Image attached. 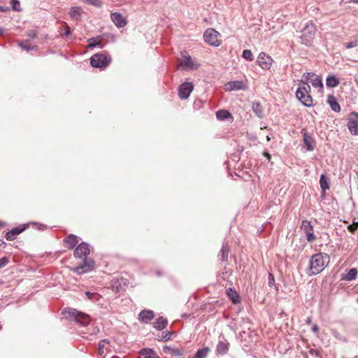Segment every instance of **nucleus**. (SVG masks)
<instances>
[{"mask_svg": "<svg viewBox=\"0 0 358 358\" xmlns=\"http://www.w3.org/2000/svg\"><path fill=\"white\" fill-rule=\"evenodd\" d=\"M330 257L326 253L313 255L309 261V267L307 274L309 276L321 273L328 265Z\"/></svg>", "mask_w": 358, "mask_h": 358, "instance_id": "nucleus-1", "label": "nucleus"}, {"mask_svg": "<svg viewBox=\"0 0 358 358\" xmlns=\"http://www.w3.org/2000/svg\"><path fill=\"white\" fill-rule=\"evenodd\" d=\"M301 32L302 43L307 46L310 45L316 33V28L314 24L311 22H308Z\"/></svg>", "mask_w": 358, "mask_h": 358, "instance_id": "nucleus-2", "label": "nucleus"}, {"mask_svg": "<svg viewBox=\"0 0 358 358\" xmlns=\"http://www.w3.org/2000/svg\"><path fill=\"white\" fill-rule=\"evenodd\" d=\"M310 90V87L307 85L306 87H299L296 92V98L307 107H310L313 105V99L308 93Z\"/></svg>", "mask_w": 358, "mask_h": 358, "instance_id": "nucleus-3", "label": "nucleus"}, {"mask_svg": "<svg viewBox=\"0 0 358 358\" xmlns=\"http://www.w3.org/2000/svg\"><path fill=\"white\" fill-rule=\"evenodd\" d=\"M111 62L110 57L106 53H96L90 59V64L95 68H104Z\"/></svg>", "mask_w": 358, "mask_h": 358, "instance_id": "nucleus-4", "label": "nucleus"}, {"mask_svg": "<svg viewBox=\"0 0 358 358\" xmlns=\"http://www.w3.org/2000/svg\"><path fill=\"white\" fill-rule=\"evenodd\" d=\"M65 313L69 318L74 320L77 323L82 326H87L90 322V318L88 315L79 312L75 309L66 310Z\"/></svg>", "mask_w": 358, "mask_h": 358, "instance_id": "nucleus-5", "label": "nucleus"}, {"mask_svg": "<svg viewBox=\"0 0 358 358\" xmlns=\"http://www.w3.org/2000/svg\"><path fill=\"white\" fill-rule=\"evenodd\" d=\"M220 34L213 29H208L206 30L203 34V39L208 44L217 47L220 45V42L218 39Z\"/></svg>", "mask_w": 358, "mask_h": 358, "instance_id": "nucleus-6", "label": "nucleus"}, {"mask_svg": "<svg viewBox=\"0 0 358 358\" xmlns=\"http://www.w3.org/2000/svg\"><path fill=\"white\" fill-rule=\"evenodd\" d=\"M84 262L75 267L73 271L78 274L85 273L93 270L94 268V262L91 259H83Z\"/></svg>", "mask_w": 358, "mask_h": 358, "instance_id": "nucleus-7", "label": "nucleus"}, {"mask_svg": "<svg viewBox=\"0 0 358 358\" xmlns=\"http://www.w3.org/2000/svg\"><path fill=\"white\" fill-rule=\"evenodd\" d=\"M90 252V246L89 244L83 242L80 243L74 250V256L79 259H85Z\"/></svg>", "mask_w": 358, "mask_h": 358, "instance_id": "nucleus-8", "label": "nucleus"}, {"mask_svg": "<svg viewBox=\"0 0 358 358\" xmlns=\"http://www.w3.org/2000/svg\"><path fill=\"white\" fill-rule=\"evenodd\" d=\"M348 127L352 134H358V113L352 112L350 113L348 118Z\"/></svg>", "mask_w": 358, "mask_h": 358, "instance_id": "nucleus-9", "label": "nucleus"}, {"mask_svg": "<svg viewBox=\"0 0 358 358\" xmlns=\"http://www.w3.org/2000/svg\"><path fill=\"white\" fill-rule=\"evenodd\" d=\"M257 62L263 69L267 70L271 68L273 59L266 53L261 52L258 55Z\"/></svg>", "mask_w": 358, "mask_h": 358, "instance_id": "nucleus-10", "label": "nucleus"}, {"mask_svg": "<svg viewBox=\"0 0 358 358\" xmlns=\"http://www.w3.org/2000/svg\"><path fill=\"white\" fill-rule=\"evenodd\" d=\"M194 89V85L192 83H184L178 89V95L182 99H187Z\"/></svg>", "mask_w": 358, "mask_h": 358, "instance_id": "nucleus-11", "label": "nucleus"}, {"mask_svg": "<svg viewBox=\"0 0 358 358\" xmlns=\"http://www.w3.org/2000/svg\"><path fill=\"white\" fill-rule=\"evenodd\" d=\"M110 19L118 28L124 27L127 24V20L120 13H112L110 14Z\"/></svg>", "mask_w": 358, "mask_h": 358, "instance_id": "nucleus-12", "label": "nucleus"}, {"mask_svg": "<svg viewBox=\"0 0 358 358\" xmlns=\"http://www.w3.org/2000/svg\"><path fill=\"white\" fill-rule=\"evenodd\" d=\"M182 60L180 62V64L189 69H196L199 67L198 64H194L192 60V58L187 53L182 55Z\"/></svg>", "mask_w": 358, "mask_h": 358, "instance_id": "nucleus-13", "label": "nucleus"}, {"mask_svg": "<svg viewBox=\"0 0 358 358\" xmlns=\"http://www.w3.org/2000/svg\"><path fill=\"white\" fill-rule=\"evenodd\" d=\"M154 317V313L150 310H142L138 315V319L143 323L150 322Z\"/></svg>", "mask_w": 358, "mask_h": 358, "instance_id": "nucleus-14", "label": "nucleus"}, {"mask_svg": "<svg viewBox=\"0 0 358 358\" xmlns=\"http://www.w3.org/2000/svg\"><path fill=\"white\" fill-rule=\"evenodd\" d=\"M303 141L308 151L314 150L315 140L306 131H303Z\"/></svg>", "mask_w": 358, "mask_h": 358, "instance_id": "nucleus-15", "label": "nucleus"}, {"mask_svg": "<svg viewBox=\"0 0 358 358\" xmlns=\"http://www.w3.org/2000/svg\"><path fill=\"white\" fill-rule=\"evenodd\" d=\"M226 89L229 91L239 90L243 88V83L242 81L235 80L228 82L226 85Z\"/></svg>", "mask_w": 358, "mask_h": 358, "instance_id": "nucleus-16", "label": "nucleus"}, {"mask_svg": "<svg viewBox=\"0 0 358 358\" xmlns=\"http://www.w3.org/2000/svg\"><path fill=\"white\" fill-rule=\"evenodd\" d=\"M64 241L69 249H73L78 243V236L74 234H69L66 236Z\"/></svg>", "mask_w": 358, "mask_h": 358, "instance_id": "nucleus-17", "label": "nucleus"}, {"mask_svg": "<svg viewBox=\"0 0 358 358\" xmlns=\"http://www.w3.org/2000/svg\"><path fill=\"white\" fill-rule=\"evenodd\" d=\"M320 185L322 189V196H324L326 191L329 189V181L324 174L320 176Z\"/></svg>", "mask_w": 358, "mask_h": 358, "instance_id": "nucleus-18", "label": "nucleus"}, {"mask_svg": "<svg viewBox=\"0 0 358 358\" xmlns=\"http://www.w3.org/2000/svg\"><path fill=\"white\" fill-rule=\"evenodd\" d=\"M252 108L256 115L260 118L264 116V108L258 101H254L252 103Z\"/></svg>", "mask_w": 358, "mask_h": 358, "instance_id": "nucleus-19", "label": "nucleus"}, {"mask_svg": "<svg viewBox=\"0 0 358 358\" xmlns=\"http://www.w3.org/2000/svg\"><path fill=\"white\" fill-rule=\"evenodd\" d=\"M327 103L329 104L331 108L335 112L341 111V106L337 102L336 98L333 95L328 96Z\"/></svg>", "mask_w": 358, "mask_h": 358, "instance_id": "nucleus-20", "label": "nucleus"}, {"mask_svg": "<svg viewBox=\"0 0 358 358\" xmlns=\"http://www.w3.org/2000/svg\"><path fill=\"white\" fill-rule=\"evenodd\" d=\"M168 324V320L164 317H159L154 322V327L157 330L164 329Z\"/></svg>", "mask_w": 358, "mask_h": 358, "instance_id": "nucleus-21", "label": "nucleus"}, {"mask_svg": "<svg viewBox=\"0 0 358 358\" xmlns=\"http://www.w3.org/2000/svg\"><path fill=\"white\" fill-rule=\"evenodd\" d=\"M357 270L355 268H352L350 269L346 274H343L342 279L346 281H352L357 278Z\"/></svg>", "mask_w": 358, "mask_h": 358, "instance_id": "nucleus-22", "label": "nucleus"}, {"mask_svg": "<svg viewBox=\"0 0 358 358\" xmlns=\"http://www.w3.org/2000/svg\"><path fill=\"white\" fill-rule=\"evenodd\" d=\"M227 294L234 303H237L240 301L238 293L232 288L227 289Z\"/></svg>", "mask_w": 358, "mask_h": 358, "instance_id": "nucleus-23", "label": "nucleus"}, {"mask_svg": "<svg viewBox=\"0 0 358 358\" xmlns=\"http://www.w3.org/2000/svg\"><path fill=\"white\" fill-rule=\"evenodd\" d=\"M339 84L338 79L335 76H330L327 78L326 85L329 87H335Z\"/></svg>", "mask_w": 358, "mask_h": 358, "instance_id": "nucleus-24", "label": "nucleus"}, {"mask_svg": "<svg viewBox=\"0 0 358 358\" xmlns=\"http://www.w3.org/2000/svg\"><path fill=\"white\" fill-rule=\"evenodd\" d=\"M109 345V342L106 340L101 341L99 343V354L103 355L106 351L108 350Z\"/></svg>", "mask_w": 358, "mask_h": 358, "instance_id": "nucleus-25", "label": "nucleus"}, {"mask_svg": "<svg viewBox=\"0 0 358 358\" xmlns=\"http://www.w3.org/2000/svg\"><path fill=\"white\" fill-rule=\"evenodd\" d=\"M228 344L222 341H220L216 348L217 353L221 355L226 354L228 351Z\"/></svg>", "mask_w": 358, "mask_h": 358, "instance_id": "nucleus-26", "label": "nucleus"}, {"mask_svg": "<svg viewBox=\"0 0 358 358\" xmlns=\"http://www.w3.org/2000/svg\"><path fill=\"white\" fill-rule=\"evenodd\" d=\"M216 117L220 120H224L228 117H231V115L226 110H220L216 113Z\"/></svg>", "mask_w": 358, "mask_h": 358, "instance_id": "nucleus-27", "label": "nucleus"}, {"mask_svg": "<svg viewBox=\"0 0 358 358\" xmlns=\"http://www.w3.org/2000/svg\"><path fill=\"white\" fill-rule=\"evenodd\" d=\"M301 229L304 231V233H308V231H313V227L311 224V222L307 220H303L301 225Z\"/></svg>", "mask_w": 358, "mask_h": 358, "instance_id": "nucleus-28", "label": "nucleus"}, {"mask_svg": "<svg viewBox=\"0 0 358 358\" xmlns=\"http://www.w3.org/2000/svg\"><path fill=\"white\" fill-rule=\"evenodd\" d=\"M220 252L222 261H227L229 253V248L227 244H224L222 245Z\"/></svg>", "mask_w": 358, "mask_h": 358, "instance_id": "nucleus-29", "label": "nucleus"}, {"mask_svg": "<svg viewBox=\"0 0 358 358\" xmlns=\"http://www.w3.org/2000/svg\"><path fill=\"white\" fill-rule=\"evenodd\" d=\"M208 352H209L208 348H204L198 350L196 353L195 358H206Z\"/></svg>", "mask_w": 358, "mask_h": 358, "instance_id": "nucleus-30", "label": "nucleus"}, {"mask_svg": "<svg viewBox=\"0 0 358 358\" xmlns=\"http://www.w3.org/2000/svg\"><path fill=\"white\" fill-rule=\"evenodd\" d=\"M315 77V74L314 73H304L302 76L301 82L304 84H307L308 81L311 82V80H313Z\"/></svg>", "mask_w": 358, "mask_h": 358, "instance_id": "nucleus-31", "label": "nucleus"}, {"mask_svg": "<svg viewBox=\"0 0 358 358\" xmlns=\"http://www.w3.org/2000/svg\"><path fill=\"white\" fill-rule=\"evenodd\" d=\"M69 14L71 17L78 19L80 16L81 9L79 7H73L70 10Z\"/></svg>", "mask_w": 358, "mask_h": 358, "instance_id": "nucleus-32", "label": "nucleus"}, {"mask_svg": "<svg viewBox=\"0 0 358 358\" xmlns=\"http://www.w3.org/2000/svg\"><path fill=\"white\" fill-rule=\"evenodd\" d=\"M310 83H312L313 86L315 87H320V88L323 87V84H322V80L317 76H315L313 80H311Z\"/></svg>", "mask_w": 358, "mask_h": 358, "instance_id": "nucleus-33", "label": "nucleus"}, {"mask_svg": "<svg viewBox=\"0 0 358 358\" xmlns=\"http://www.w3.org/2000/svg\"><path fill=\"white\" fill-rule=\"evenodd\" d=\"M10 3L13 10L21 11L20 3L18 0H10Z\"/></svg>", "mask_w": 358, "mask_h": 358, "instance_id": "nucleus-34", "label": "nucleus"}, {"mask_svg": "<svg viewBox=\"0 0 358 358\" xmlns=\"http://www.w3.org/2000/svg\"><path fill=\"white\" fill-rule=\"evenodd\" d=\"M242 57L248 61H252L254 59L253 55L250 50H244L242 54Z\"/></svg>", "mask_w": 358, "mask_h": 358, "instance_id": "nucleus-35", "label": "nucleus"}, {"mask_svg": "<svg viewBox=\"0 0 358 358\" xmlns=\"http://www.w3.org/2000/svg\"><path fill=\"white\" fill-rule=\"evenodd\" d=\"M19 45L24 50L29 51L31 50H34L36 46L30 45L28 44V42H21L19 43Z\"/></svg>", "mask_w": 358, "mask_h": 358, "instance_id": "nucleus-36", "label": "nucleus"}, {"mask_svg": "<svg viewBox=\"0 0 358 358\" xmlns=\"http://www.w3.org/2000/svg\"><path fill=\"white\" fill-rule=\"evenodd\" d=\"M88 42H89V44H88L89 48H93L96 47V45H100V42L96 41V38H90L88 41Z\"/></svg>", "mask_w": 358, "mask_h": 358, "instance_id": "nucleus-37", "label": "nucleus"}, {"mask_svg": "<svg viewBox=\"0 0 358 358\" xmlns=\"http://www.w3.org/2000/svg\"><path fill=\"white\" fill-rule=\"evenodd\" d=\"M306 235L307 241L310 243L313 242L316 239V237L313 231H308V233H306Z\"/></svg>", "mask_w": 358, "mask_h": 358, "instance_id": "nucleus-38", "label": "nucleus"}, {"mask_svg": "<svg viewBox=\"0 0 358 358\" xmlns=\"http://www.w3.org/2000/svg\"><path fill=\"white\" fill-rule=\"evenodd\" d=\"M16 238V235L15 234H14V232L12 231V229L9 231H8L6 234V238L8 240V241H13L14 239H15Z\"/></svg>", "mask_w": 358, "mask_h": 358, "instance_id": "nucleus-39", "label": "nucleus"}, {"mask_svg": "<svg viewBox=\"0 0 358 358\" xmlns=\"http://www.w3.org/2000/svg\"><path fill=\"white\" fill-rule=\"evenodd\" d=\"M9 262V259L7 257H3L0 259V268L6 266Z\"/></svg>", "mask_w": 358, "mask_h": 358, "instance_id": "nucleus-40", "label": "nucleus"}, {"mask_svg": "<svg viewBox=\"0 0 358 358\" xmlns=\"http://www.w3.org/2000/svg\"><path fill=\"white\" fill-rule=\"evenodd\" d=\"M85 295L90 300H94L95 297L99 298V296L96 293L94 292H86ZM96 299V300H97Z\"/></svg>", "mask_w": 358, "mask_h": 358, "instance_id": "nucleus-41", "label": "nucleus"}, {"mask_svg": "<svg viewBox=\"0 0 358 358\" xmlns=\"http://www.w3.org/2000/svg\"><path fill=\"white\" fill-rule=\"evenodd\" d=\"M171 354L174 356H181L183 355V350L182 349H180V348H175V349H173L172 351H171Z\"/></svg>", "mask_w": 358, "mask_h": 358, "instance_id": "nucleus-42", "label": "nucleus"}, {"mask_svg": "<svg viewBox=\"0 0 358 358\" xmlns=\"http://www.w3.org/2000/svg\"><path fill=\"white\" fill-rule=\"evenodd\" d=\"M84 2L94 5L100 6L101 4V0H83Z\"/></svg>", "mask_w": 358, "mask_h": 358, "instance_id": "nucleus-43", "label": "nucleus"}, {"mask_svg": "<svg viewBox=\"0 0 358 358\" xmlns=\"http://www.w3.org/2000/svg\"><path fill=\"white\" fill-rule=\"evenodd\" d=\"M344 45H345V48H347V49L352 48L357 45V41H351L350 43L344 44Z\"/></svg>", "mask_w": 358, "mask_h": 358, "instance_id": "nucleus-44", "label": "nucleus"}, {"mask_svg": "<svg viewBox=\"0 0 358 358\" xmlns=\"http://www.w3.org/2000/svg\"><path fill=\"white\" fill-rule=\"evenodd\" d=\"M171 333L170 331L164 332L162 336V338L160 340L162 341H168L171 338Z\"/></svg>", "mask_w": 358, "mask_h": 358, "instance_id": "nucleus-45", "label": "nucleus"}, {"mask_svg": "<svg viewBox=\"0 0 358 358\" xmlns=\"http://www.w3.org/2000/svg\"><path fill=\"white\" fill-rule=\"evenodd\" d=\"M268 284L270 287L275 284V278L271 273H268Z\"/></svg>", "mask_w": 358, "mask_h": 358, "instance_id": "nucleus-46", "label": "nucleus"}, {"mask_svg": "<svg viewBox=\"0 0 358 358\" xmlns=\"http://www.w3.org/2000/svg\"><path fill=\"white\" fill-rule=\"evenodd\" d=\"M25 228L26 227H15V228L12 229V231L17 236V235L20 234V233H22L25 229Z\"/></svg>", "mask_w": 358, "mask_h": 358, "instance_id": "nucleus-47", "label": "nucleus"}, {"mask_svg": "<svg viewBox=\"0 0 358 358\" xmlns=\"http://www.w3.org/2000/svg\"><path fill=\"white\" fill-rule=\"evenodd\" d=\"M358 227V222L353 223L352 224L348 226V229L353 232L355 231Z\"/></svg>", "mask_w": 358, "mask_h": 358, "instance_id": "nucleus-48", "label": "nucleus"}, {"mask_svg": "<svg viewBox=\"0 0 358 358\" xmlns=\"http://www.w3.org/2000/svg\"><path fill=\"white\" fill-rule=\"evenodd\" d=\"M10 10V8L8 6H0V12L6 13Z\"/></svg>", "mask_w": 358, "mask_h": 358, "instance_id": "nucleus-49", "label": "nucleus"}, {"mask_svg": "<svg viewBox=\"0 0 358 358\" xmlns=\"http://www.w3.org/2000/svg\"><path fill=\"white\" fill-rule=\"evenodd\" d=\"M65 29H66V30H65V32H64V34L66 36H69V35L71 34V29H70V27H69V26H67V25H66Z\"/></svg>", "mask_w": 358, "mask_h": 358, "instance_id": "nucleus-50", "label": "nucleus"}, {"mask_svg": "<svg viewBox=\"0 0 358 358\" xmlns=\"http://www.w3.org/2000/svg\"><path fill=\"white\" fill-rule=\"evenodd\" d=\"M27 36L30 38H34L36 36V33L34 31L31 30L27 33Z\"/></svg>", "mask_w": 358, "mask_h": 358, "instance_id": "nucleus-51", "label": "nucleus"}, {"mask_svg": "<svg viewBox=\"0 0 358 358\" xmlns=\"http://www.w3.org/2000/svg\"><path fill=\"white\" fill-rule=\"evenodd\" d=\"M312 331L315 333V334H318L319 332V328H318V326L317 324H314L312 327Z\"/></svg>", "mask_w": 358, "mask_h": 358, "instance_id": "nucleus-52", "label": "nucleus"}, {"mask_svg": "<svg viewBox=\"0 0 358 358\" xmlns=\"http://www.w3.org/2000/svg\"><path fill=\"white\" fill-rule=\"evenodd\" d=\"M306 323L307 324H310L311 323V317H310L307 318Z\"/></svg>", "mask_w": 358, "mask_h": 358, "instance_id": "nucleus-53", "label": "nucleus"}, {"mask_svg": "<svg viewBox=\"0 0 358 358\" xmlns=\"http://www.w3.org/2000/svg\"><path fill=\"white\" fill-rule=\"evenodd\" d=\"M5 225L6 224L4 222L0 221V227H4Z\"/></svg>", "mask_w": 358, "mask_h": 358, "instance_id": "nucleus-54", "label": "nucleus"}, {"mask_svg": "<svg viewBox=\"0 0 358 358\" xmlns=\"http://www.w3.org/2000/svg\"><path fill=\"white\" fill-rule=\"evenodd\" d=\"M265 156L269 159L271 158V156L268 153H266Z\"/></svg>", "mask_w": 358, "mask_h": 358, "instance_id": "nucleus-55", "label": "nucleus"}, {"mask_svg": "<svg viewBox=\"0 0 358 358\" xmlns=\"http://www.w3.org/2000/svg\"><path fill=\"white\" fill-rule=\"evenodd\" d=\"M3 244H4V242L0 239V246L2 245Z\"/></svg>", "mask_w": 358, "mask_h": 358, "instance_id": "nucleus-56", "label": "nucleus"}, {"mask_svg": "<svg viewBox=\"0 0 358 358\" xmlns=\"http://www.w3.org/2000/svg\"><path fill=\"white\" fill-rule=\"evenodd\" d=\"M3 30L2 28H0V35L3 33Z\"/></svg>", "mask_w": 358, "mask_h": 358, "instance_id": "nucleus-57", "label": "nucleus"}, {"mask_svg": "<svg viewBox=\"0 0 358 358\" xmlns=\"http://www.w3.org/2000/svg\"><path fill=\"white\" fill-rule=\"evenodd\" d=\"M166 350H169V348L168 347H164V352H166Z\"/></svg>", "mask_w": 358, "mask_h": 358, "instance_id": "nucleus-58", "label": "nucleus"}, {"mask_svg": "<svg viewBox=\"0 0 358 358\" xmlns=\"http://www.w3.org/2000/svg\"><path fill=\"white\" fill-rule=\"evenodd\" d=\"M352 2L358 3V0H351Z\"/></svg>", "mask_w": 358, "mask_h": 358, "instance_id": "nucleus-59", "label": "nucleus"}, {"mask_svg": "<svg viewBox=\"0 0 358 358\" xmlns=\"http://www.w3.org/2000/svg\"><path fill=\"white\" fill-rule=\"evenodd\" d=\"M2 283H3V282L0 280V284H2Z\"/></svg>", "mask_w": 358, "mask_h": 358, "instance_id": "nucleus-60", "label": "nucleus"}, {"mask_svg": "<svg viewBox=\"0 0 358 358\" xmlns=\"http://www.w3.org/2000/svg\"><path fill=\"white\" fill-rule=\"evenodd\" d=\"M357 302H358V298H357Z\"/></svg>", "mask_w": 358, "mask_h": 358, "instance_id": "nucleus-61", "label": "nucleus"}]
</instances>
